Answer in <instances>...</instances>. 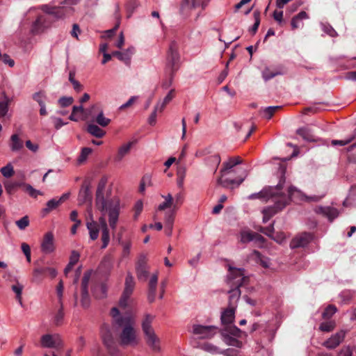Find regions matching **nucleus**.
Segmentation results:
<instances>
[{"label": "nucleus", "instance_id": "f257e3e1", "mask_svg": "<svg viewBox=\"0 0 356 356\" xmlns=\"http://www.w3.org/2000/svg\"><path fill=\"white\" fill-rule=\"evenodd\" d=\"M288 193L289 195L286 196L282 193L275 192L274 197H271L275 202L274 205L266 207L261 211L264 223H266L273 216L284 209L293 199L299 198L300 200H305L307 202H318L322 197L317 195L307 196L295 186H290Z\"/></svg>", "mask_w": 356, "mask_h": 356}, {"label": "nucleus", "instance_id": "f03ea898", "mask_svg": "<svg viewBox=\"0 0 356 356\" xmlns=\"http://www.w3.org/2000/svg\"><path fill=\"white\" fill-rule=\"evenodd\" d=\"M113 325L116 330L122 329L120 334V343L122 346H134L138 343L136 332L134 329L135 319L131 315H120L117 307L111 310Z\"/></svg>", "mask_w": 356, "mask_h": 356}, {"label": "nucleus", "instance_id": "7ed1b4c3", "mask_svg": "<svg viewBox=\"0 0 356 356\" xmlns=\"http://www.w3.org/2000/svg\"><path fill=\"white\" fill-rule=\"evenodd\" d=\"M229 271L227 284L231 289L228 291V306L231 307V308H236L241 294L239 288L247 280V277L244 276L243 271L241 268L229 267Z\"/></svg>", "mask_w": 356, "mask_h": 356}, {"label": "nucleus", "instance_id": "20e7f679", "mask_svg": "<svg viewBox=\"0 0 356 356\" xmlns=\"http://www.w3.org/2000/svg\"><path fill=\"white\" fill-rule=\"evenodd\" d=\"M154 318V316L149 314H145L142 322V330L147 345L154 350H159L160 348L159 345V339L152 327V323Z\"/></svg>", "mask_w": 356, "mask_h": 356}, {"label": "nucleus", "instance_id": "39448f33", "mask_svg": "<svg viewBox=\"0 0 356 356\" xmlns=\"http://www.w3.org/2000/svg\"><path fill=\"white\" fill-rule=\"evenodd\" d=\"M243 332L234 325L224 327L221 330L223 341L228 346L241 348L242 342L238 340L241 337Z\"/></svg>", "mask_w": 356, "mask_h": 356}, {"label": "nucleus", "instance_id": "423d86ee", "mask_svg": "<svg viewBox=\"0 0 356 356\" xmlns=\"http://www.w3.org/2000/svg\"><path fill=\"white\" fill-rule=\"evenodd\" d=\"M284 172H282V177L280 179L279 183L275 187L268 186L264 188L262 191L259 193H255L250 195L248 197V200L259 199L263 202H267L270 197H274L275 195V191H280L283 188L285 178L284 176Z\"/></svg>", "mask_w": 356, "mask_h": 356}, {"label": "nucleus", "instance_id": "0eeeda50", "mask_svg": "<svg viewBox=\"0 0 356 356\" xmlns=\"http://www.w3.org/2000/svg\"><path fill=\"white\" fill-rule=\"evenodd\" d=\"M179 47L175 41L171 42L167 52L166 66L172 74H174L179 67L180 56Z\"/></svg>", "mask_w": 356, "mask_h": 356}, {"label": "nucleus", "instance_id": "6e6552de", "mask_svg": "<svg viewBox=\"0 0 356 356\" xmlns=\"http://www.w3.org/2000/svg\"><path fill=\"white\" fill-rule=\"evenodd\" d=\"M43 12L53 16L56 19H65L70 13L74 12L72 7L65 6L63 4L60 6H50L49 5H43L42 6Z\"/></svg>", "mask_w": 356, "mask_h": 356}, {"label": "nucleus", "instance_id": "1a4fd4ad", "mask_svg": "<svg viewBox=\"0 0 356 356\" xmlns=\"http://www.w3.org/2000/svg\"><path fill=\"white\" fill-rule=\"evenodd\" d=\"M40 345L45 348H61L64 343L58 334H46L41 337Z\"/></svg>", "mask_w": 356, "mask_h": 356}, {"label": "nucleus", "instance_id": "9d476101", "mask_svg": "<svg viewBox=\"0 0 356 356\" xmlns=\"http://www.w3.org/2000/svg\"><path fill=\"white\" fill-rule=\"evenodd\" d=\"M149 266L147 264L146 255L141 254L136 264V273L139 281L145 282L147 280L149 276Z\"/></svg>", "mask_w": 356, "mask_h": 356}, {"label": "nucleus", "instance_id": "9b49d317", "mask_svg": "<svg viewBox=\"0 0 356 356\" xmlns=\"http://www.w3.org/2000/svg\"><path fill=\"white\" fill-rule=\"evenodd\" d=\"M88 113L91 115L92 122L101 127H105L111 122V120L104 116L103 110L97 104L92 105Z\"/></svg>", "mask_w": 356, "mask_h": 356}, {"label": "nucleus", "instance_id": "f8f14e48", "mask_svg": "<svg viewBox=\"0 0 356 356\" xmlns=\"http://www.w3.org/2000/svg\"><path fill=\"white\" fill-rule=\"evenodd\" d=\"M106 183V177H102L98 183L96 191V206L97 209L102 212H105L107 210V202L105 200L104 195V191Z\"/></svg>", "mask_w": 356, "mask_h": 356}, {"label": "nucleus", "instance_id": "ddd939ff", "mask_svg": "<svg viewBox=\"0 0 356 356\" xmlns=\"http://www.w3.org/2000/svg\"><path fill=\"white\" fill-rule=\"evenodd\" d=\"M92 272L87 271L84 273L81 282V299L82 307L88 308L90 304V298L88 293V283L91 277Z\"/></svg>", "mask_w": 356, "mask_h": 356}, {"label": "nucleus", "instance_id": "4468645a", "mask_svg": "<svg viewBox=\"0 0 356 356\" xmlns=\"http://www.w3.org/2000/svg\"><path fill=\"white\" fill-rule=\"evenodd\" d=\"M101 336L104 344L111 353H113L115 348V342L111 332L109 325L104 324L101 327Z\"/></svg>", "mask_w": 356, "mask_h": 356}, {"label": "nucleus", "instance_id": "2eb2a0df", "mask_svg": "<svg viewBox=\"0 0 356 356\" xmlns=\"http://www.w3.org/2000/svg\"><path fill=\"white\" fill-rule=\"evenodd\" d=\"M217 327L213 325L204 326L195 325L193 327V334L198 335L200 339H209L217 332Z\"/></svg>", "mask_w": 356, "mask_h": 356}, {"label": "nucleus", "instance_id": "dca6fc26", "mask_svg": "<svg viewBox=\"0 0 356 356\" xmlns=\"http://www.w3.org/2000/svg\"><path fill=\"white\" fill-rule=\"evenodd\" d=\"M312 238L313 236L312 234L307 232L302 233L291 240L290 248L295 249L305 247L312 241Z\"/></svg>", "mask_w": 356, "mask_h": 356}, {"label": "nucleus", "instance_id": "f3484780", "mask_svg": "<svg viewBox=\"0 0 356 356\" xmlns=\"http://www.w3.org/2000/svg\"><path fill=\"white\" fill-rule=\"evenodd\" d=\"M346 333L347 331L344 330H340L324 341L323 346L328 349L336 348L343 341Z\"/></svg>", "mask_w": 356, "mask_h": 356}, {"label": "nucleus", "instance_id": "a211bd4d", "mask_svg": "<svg viewBox=\"0 0 356 356\" xmlns=\"http://www.w3.org/2000/svg\"><path fill=\"white\" fill-rule=\"evenodd\" d=\"M159 280V272L156 271L153 273L149 279L148 281V292H147V299L149 302H152L155 300L157 284Z\"/></svg>", "mask_w": 356, "mask_h": 356}, {"label": "nucleus", "instance_id": "6ab92c4d", "mask_svg": "<svg viewBox=\"0 0 356 356\" xmlns=\"http://www.w3.org/2000/svg\"><path fill=\"white\" fill-rule=\"evenodd\" d=\"M247 176L248 172L246 170L243 171V175L238 180L234 179H223L224 176H222V174H220V176L217 179V184L224 188H229L231 185L233 184L239 186L243 182Z\"/></svg>", "mask_w": 356, "mask_h": 356}, {"label": "nucleus", "instance_id": "aec40b11", "mask_svg": "<svg viewBox=\"0 0 356 356\" xmlns=\"http://www.w3.org/2000/svg\"><path fill=\"white\" fill-rule=\"evenodd\" d=\"M119 210L120 207L118 202H116L113 206L110 205L108 209V222L111 228L113 230H115L117 227Z\"/></svg>", "mask_w": 356, "mask_h": 356}, {"label": "nucleus", "instance_id": "412c9836", "mask_svg": "<svg viewBox=\"0 0 356 356\" xmlns=\"http://www.w3.org/2000/svg\"><path fill=\"white\" fill-rule=\"evenodd\" d=\"M42 251L46 254L52 252L54 250V235L51 232L47 233L41 244Z\"/></svg>", "mask_w": 356, "mask_h": 356}, {"label": "nucleus", "instance_id": "4be33fe9", "mask_svg": "<svg viewBox=\"0 0 356 356\" xmlns=\"http://www.w3.org/2000/svg\"><path fill=\"white\" fill-rule=\"evenodd\" d=\"M316 212L327 217L330 222L336 218L339 214V211L332 207H319L317 209Z\"/></svg>", "mask_w": 356, "mask_h": 356}, {"label": "nucleus", "instance_id": "5701e85b", "mask_svg": "<svg viewBox=\"0 0 356 356\" xmlns=\"http://www.w3.org/2000/svg\"><path fill=\"white\" fill-rule=\"evenodd\" d=\"M253 240L263 242L264 241V238L258 234L249 231H242L240 233V241L241 243H246Z\"/></svg>", "mask_w": 356, "mask_h": 356}, {"label": "nucleus", "instance_id": "b1692460", "mask_svg": "<svg viewBox=\"0 0 356 356\" xmlns=\"http://www.w3.org/2000/svg\"><path fill=\"white\" fill-rule=\"evenodd\" d=\"M236 308H231L228 306L227 308L221 314V322L224 327L232 325L234 320V314Z\"/></svg>", "mask_w": 356, "mask_h": 356}, {"label": "nucleus", "instance_id": "393cba45", "mask_svg": "<svg viewBox=\"0 0 356 356\" xmlns=\"http://www.w3.org/2000/svg\"><path fill=\"white\" fill-rule=\"evenodd\" d=\"M309 19V15L305 11H301L291 19V26L293 30L303 26L302 21Z\"/></svg>", "mask_w": 356, "mask_h": 356}, {"label": "nucleus", "instance_id": "a878e982", "mask_svg": "<svg viewBox=\"0 0 356 356\" xmlns=\"http://www.w3.org/2000/svg\"><path fill=\"white\" fill-rule=\"evenodd\" d=\"M86 227L89 232L90 238L92 241L96 240L99 236V227L97 221H87Z\"/></svg>", "mask_w": 356, "mask_h": 356}, {"label": "nucleus", "instance_id": "bb28decb", "mask_svg": "<svg viewBox=\"0 0 356 356\" xmlns=\"http://www.w3.org/2000/svg\"><path fill=\"white\" fill-rule=\"evenodd\" d=\"M133 145L134 142H129L128 143L124 144L120 147L117 154L114 157L115 161L120 162L123 158L129 153Z\"/></svg>", "mask_w": 356, "mask_h": 356}, {"label": "nucleus", "instance_id": "cd10ccee", "mask_svg": "<svg viewBox=\"0 0 356 356\" xmlns=\"http://www.w3.org/2000/svg\"><path fill=\"white\" fill-rule=\"evenodd\" d=\"M91 200L92 196L89 186L88 185H83L79 193L78 201L79 204H83L88 201L90 202Z\"/></svg>", "mask_w": 356, "mask_h": 356}, {"label": "nucleus", "instance_id": "c85d7f7f", "mask_svg": "<svg viewBox=\"0 0 356 356\" xmlns=\"http://www.w3.org/2000/svg\"><path fill=\"white\" fill-rule=\"evenodd\" d=\"M23 140L19 138L17 134H13L10 137V149L13 152H18L20 151L23 148Z\"/></svg>", "mask_w": 356, "mask_h": 356}, {"label": "nucleus", "instance_id": "c756f323", "mask_svg": "<svg viewBox=\"0 0 356 356\" xmlns=\"http://www.w3.org/2000/svg\"><path fill=\"white\" fill-rule=\"evenodd\" d=\"M296 133L306 141L314 142L316 140L312 130L308 127L300 128L296 131Z\"/></svg>", "mask_w": 356, "mask_h": 356}, {"label": "nucleus", "instance_id": "7c9ffc66", "mask_svg": "<svg viewBox=\"0 0 356 356\" xmlns=\"http://www.w3.org/2000/svg\"><path fill=\"white\" fill-rule=\"evenodd\" d=\"M92 293L96 298H104L107 293V286L103 283L96 285L92 288Z\"/></svg>", "mask_w": 356, "mask_h": 356}, {"label": "nucleus", "instance_id": "2f4dec72", "mask_svg": "<svg viewBox=\"0 0 356 356\" xmlns=\"http://www.w3.org/2000/svg\"><path fill=\"white\" fill-rule=\"evenodd\" d=\"M135 287V281L132 275L129 273L125 279L124 293L131 295Z\"/></svg>", "mask_w": 356, "mask_h": 356}, {"label": "nucleus", "instance_id": "473e14b6", "mask_svg": "<svg viewBox=\"0 0 356 356\" xmlns=\"http://www.w3.org/2000/svg\"><path fill=\"white\" fill-rule=\"evenodd\" d=\"M87 131L92 136L101 138L106 134L105 131L94 124H89L87 127Z\"/></svg>", "mask_w": 356, "mask_h": 356}, {"label": "nucleus", "instance_id": "72a5a7b5", "mask_svg": "<svg viewBox=\"0 0 356 356\" xmlns=\"http://www.w3.org/2000/svg\"><path fill=\"white\" fill-rule=\"evenodd\" d=\"M283 72L279 70H271L270 67H266L261 72L262 78L267 81L277 75H282Z\"/></svg>", "mask_w": 356, "mask_h": 356}, {"label": "nucleus", "instance_id": "f704fd0d", "mask_svg": "<svg viewBox=\"0 0 356 356\" xmlns=\"http://www.w3.org/2000/svg\"><path fill=\"white\" fill-rule=\"evenodd\" d=\"M177 210V209H175L174 208H172V210L168 211L165 213L164 221L165 224V227L170 229L173 227V223Z\"/></svg>", "mask_w": 356, "mask_h": 356}, {"label": "nucleus", "instance_id": "c9c22d12", "mask_svg": "<svg viewBox=\"0 0 356 356\" xmlns=\"http://www.w3.org/2000/svg\"><path fill=\"white\" fill-rule=\"evenodd\" d=\"M343 206H356V185L353 186L349 192L347 198L343 202Z\"/></svg>", "mask_w": 356, "mask_h": 356}, {"label": "nucleus", "instance_id": "e433bc0d", "mask_svg": "<svg viewBox=\"0 0 356 356\" xmlns=\"http://www.w3.org/2000/svg\"><path fill=\"white\" fill-rule=\"evenodd\" d=\"M220 161V156L218 154H214L207 158L206 163L208 166L213 167L214 172H216Z\"/></svg>", "mask_w": 356, "mask_h": 356}, {"label": "nucleus", "instance_id": "4c0bfd02", "mask_svg": "<svg viewBox=\"0 0 356 356\" xmlns=\"http://www.w3.org/2000/svg\"><path fill=\"white\" fill-rule=\"evenodd\" d=\"M202 349L207 352H209L212 354H222L227 355V350H220L218 347L209 343H205L202 345Z\"/></svg>", "mask_w": 356, "mask_h": 356}, {"label": "nucleus", "instance_id": "58836bf2", "mask_svg": "<svg viewBox=\"0 0 356 356\" xmlns=\"http://www.w3.org/2000/svg\"><path fill=\"white\" fill-rule=\"evenodd\" d=\"M24 183H19V182L13 181H6L4 182V187H5L6 191L8 194H13V193L15 192V191L17 190V188L19 186H24Z\"/></svg>", "mask_w": 356, "mask_h": 356}, {"label": "nucleus", "instance_id": "ea45409f", "mask_svg": "<svg viewBox=\"0 0 356 356\" xmlns=\"http://www.w3.org/2000/svg\"><path fill=\"white\" fill-rule=\"evenodd\" d=\"M43 19L42 16H38L31 26V32L33 34H38L42 31Z\"/></svg>", "mask_w": 356, "mask_h": 356}, {"label": "nucleus", "instance_id": "a19ab883", "mask_svg": "<svg viewBox=\"0 0 356 356\" xmlns=\"http://www.w3.org/2000/svg\"><path fill=\"white\" fill-rule=\"evenodd\" d=\"M236 165V164H235V162H234L233 159L229 158L227 161L222 163V168L220 171V174H222V176H225L229 172V170Z\"/></svg>", "mask_w": 356, "mask_h": 356}, {"label": "nucleus", "instance_id": "79ce46f5", "mask_svg": "<svg viewBox=\"0 0 356 356\" xmlns=\"http://www.w3.org/2000/svg\"><path fill=\"white\" fill-rule=\"evenodd\" d=\"M45 273V269L43 268H35L33 272L32 282L39 283L42 280V275Z\"/></svg>", "mask_w": 356, "mask_h": 356}, {"label": "nucleus", "instance_id": "37998d69", "mask_svg": "<svg viewBox=\"0 0 356 356\" xmlns=\"http://www.w3.org/2000/svg\"><path fill=\"white\" fill-rule=\"evenodd\" d=\"M281 108L280 106H268L263 110V117L268 120L270 119L273 114Z\"/></svg>", "mask_w": 356, "mask_h": 356}, {"label": "nucleus", "instance_id": "c03bdc74", "mask_svg": "<svg viewBox=\"0 0 356 356\" xmlns=\"http://www.w3.org/2000/svg\"><path fill=\"white\" fill-rule=\"evenodd\" d=\"M254 18V24L253 26L250 29L249 31L252 34H255L260 24V12L259 10H255L253 13Z\"/></svg>", "mask_w": 356, "mask_h": 356}, {"label": "nucleus", "instance_id": "a18cd8bd", "mask_svg": "<svg viewBox=\"0 0 356 356\" xmlns=\"http://www.w3.org/2000/svg\"><path fill=\"white\" fill-rule=\"evenodd\" d=\"M101 239L102 241V248L104 249L108 246L110 241V234L108 228L102 229Z\"/></svg>", "mask_w": 356, "mask_h": 356}, {"label": "nucleus", "instance_id": "49530a36", "mask_svg": "<svg viewBox=\"0 0 356 356\" xmlns=\"http://www.w3.org/2000/svg\"><path fill=\"white\" fill-rule=\"evenodd\" d=\"M33 99L37 102L40 106H42L45 104L44 102L47 99V96L44 92L40 91L33 95Z\"/></svg>", "mask_w": 356, "mask_h": 356}, {"label": "nucleus", "instance_id": "de8ad7c7", "mask_svg": "<svg viewBox=\"0 0 356 356\" xmlns=\"http://www.w3.org/2000/svg\"><path fill=\"white\" fill-rule=\"evenodd\" d=\"M2 175L6 178H9L14 175V169L10 163L7 164L0 170Z\"/></svg>", "mask_w": 356, "mask_h": 356}, {"label": "nucleus", "instance_id": "09e8293b", "mask_svg": "<svg viewBox=\"0 0 356 356\" xmlns=\"http://www.w3.org/2000/svg\"><path fill=\"white\" fill-rule=\"evenodd\" d=\"M337 312L335 306L330 305L327 306L322 314V316L325 319L330 318Z\"/></svg>", "mask_w": 356, "mask_h": 356}, {"label": "nucleus", "instance_id": "8fccbe9b", "mask_svg": "<svg viewBox=\"0 0 356 356\" xmlns=\"http://www.w3.org/2000/svg\"><path fill=\"white\" fill-rule=\"evenodd\" d=\"M12 290L16 293V299L19 303L22 305V292L23 290V286L19 283L12 286Z\"/></svg>", "mask_w": 356, "mask_h": 356}, {"label": "nucleus", "instance_id": "3c124183", "mask_svg": "<svg viewBox=\"0 0 356 356\" xmlns=\"http://www.w3.org/2000/svg\"><path fill=\"white\" fill-rule=\"evenodd\" d=\"M92 149L89 147H83L81 149V154L77 159L78 163H83L88 158V156L91 154Z\"/></svg>", "mask_w": 356, "mask_h": 356}, {"label": "nucleus", "instance_id": "603ef678", "mask_svg": "<svg viewBox=\"0 0 356 356\" xmlns=\"http://www.w3.org/2000/svg\"><path fill=\"white\" fill-rule=\"evenodd\" d=\"M64 315L63 305H62V306L60 305V308L58 309L54 318V322L56 325H60L61 324L64 318Z\"/></svg>", "mask_w": 356, "mask_h": 356}, {"label": "nucleus", "instance_id": "864d4df0", "mask_svg": "<svg viewBox=\"0 0 356 356\" xmlns=\"http://www.w3.org/2000/svg\"><path fill=\"white\" fill-rule=\"evenodd\" d=\"M58 200L51 199L47 202V207L43 209L44 212L49 213L50 211L56 209L60 205Z\"/></svg>", "mask_w": 356, "mask_h": 356}, {"label": "nucleus", "instance_id": "5fc2aeb1", "mask_svg": "<svg viewBox=\"0 0 356 356\" xmlns=\"http://www.w3.org/2000/svg\"><path fill=\"white\" fill-rule=\"evenodd\" d=\"M254 254L256 256L257 259L259 261L260 264L264 268H268L270 265V261L268 259L261 256L259 251L254 250Z\"/></svg>", "mask_w": 356, "mask_h": 356}, {"label": "nucleus", "instance_id": "6e6d98bb", "mask_svg": "<svg viewBox=\"0 0 356 356\" xmlns=\"http://www.w3.org/2000/svg\"><path fill=\"white\" fill-rule=\"evenodd\" d=\"M125 51H113L112 55L114 56H116L120 60L123 61L126 64H129L130 62V60L128 57V56L126 54Z\"/></svg>", "mask_w": 356, "mask_h": 356}, {"label": "nucleus", "instance_id": "4d7b16f0", "mask_svg": "<svg viewBox=\"0 0 356 356\" xmlns=\"http://www.w3.org/2000/svg\"><path fill=\"white\" fill-rule=\"evenodd\" d=\"M9 99L6 97L4 101L0 102V118L4 117L8 111Z\"/></svg>", "mask_w": 356, "mask_h": 356}, {"label": "nucleus", "instance_id": "13d9d810", "mask_svg": "<svg viewBox=\"0 0 356 356\" xmlns=\"http://www.w3.org/2000/svg\"><path fill=\"white\" fill-rule=\"evenodd\" d=\"M185 176H186L185 169L179 168L177 171V184L179 188L183 187Z\"/></svg>", "mask_w": 356, "mask_h": 356}, {"label": "nucleus", "instance_id": "bf43d9fd", "mask_svg": "<svg viewBox=\"0 0 356 356\" xmlns=\"http://www.w3.org/2000/svg\"><path fill=\"white\" fill-rule=\"evenodd\" d=\"M24 186L25 187L26 191L29 194L30 196L35 198L38 195H42V193L40 191L35 189L30 184H24Z\"/></svg>", "mask_w": 356, "mask_h": 356}, {"label": "nucleus", "instance_id": "052dcab7", "mask_svg": "<svg viewBox=\"0 0 356 356\" xmlns=\"http://www.w3.org/2000/svg\"><path fill=\"white\" fill-rule=\"evenodd\" d=\"M63 282L62 280H60L58 282V284L56 287V293L58 298V303L60 306H62L63 304Z\"/></svg>", "mask_w": 356, "mask_h": 356}, {"label": "nucleus", "instance_id": "680f3d73", "mask_svg": "<svg viewBox=\"0 0 356 356\" xmlns=\"http://www.w3.org/2000/svg\"><path fill=\"white\" fill-rule=\"evenodd\" d=\"M335 324L334 322H325L320 325L319 329L323 332H331L334 330Z\"/></svg>", "mask_w": 356, "mask_h": 356}, {"label": "nucleus", "instance_id": "e2e57ef3", "mask_svg": "<svg viewBox=\"0 0 356 356\" xmlns=\"http://www.w3.org/2000/svg\"><path fill=\"white\" fill-rule=\"evenodd\" d=\"M16 225L19 229H24L29 225L28 216H24L21 219L16 221Z\"/></svg>", "mask_w": 356, "mask_h": 356}, {"label": "nucleus", "instance_id": "0e129e2a", "mask_svg": "<svg viewBox=\"0 0 356 356\" xmlns=\"http://www.w3.org/2000/svg\"><path fill=\"white\" fill-rule=\"evenodd\" d=\"M74 102L72 97H62L58 99V103L61 107H67L71 105Z\"/></svg>", "mask_w": 356, "mask_h": 356}, {"label": "nucleus", "instance_id": "69168bd1", "mask_svg": "<svg viewBox=\"0 0 356 356\" xmlns=\"http://www.w3.org/2000/svg\"><path fill=\"white\" fill-rule=\"evenodd\" d=\"M131 295L122 293V295L119 300V306L122 308H126L129 304V299Z\"/></svg>", "mask_w": 356, "mask_h": 356}, {"label": "nucleus", "instance_id": "338daca9", "mask_svg": "<svg viewBox=\"0 0 356 356\" xmlns=\"http://www.w3.org/2000/svg\"><path fill=\"white\" fill-rule=\"evenodd\" d=\"M323 31L331 37L337 36L336 31L329 24H322Z\"/></svg>", "mask_w": 356, "mask_h": 356}, {"label": "nucleus", "instance_id": "774afa93", "mask_svg": "<svg viewBox=\"0 0 356 356\" xmlns=\"http://www.w3.org/2000/svg\"><path fill=\"white\" fill-rule=\"evenodd\" d=\"M184 201V196L182 193H177L174 198L173 208L175 209H179V205L181 204Z\"/></svg>", "mask_w": 356, "mask_h": 356}]
</instances>
